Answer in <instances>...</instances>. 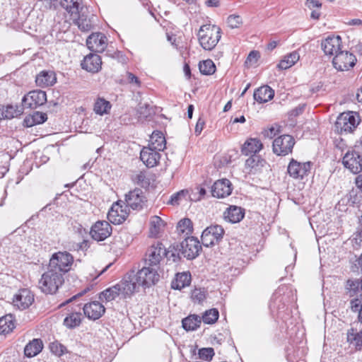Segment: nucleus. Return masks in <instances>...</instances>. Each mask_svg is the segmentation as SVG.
<instances>
[{
    "label": "nucleus",
    "mask_w": 362,
    "mask_h": 362,
    "mask_svg": "<svg viewBox=\"0 0 362 362\" xmlns=\"http://www.w3.org/2000/svg\"><path fill=\"white\" fill-rule=\"evenodd\" d=\"M117 297H120L117 284L105 289L101 292L99 296V298L101 301H111L115 300Z\"/></svg>",
    "instance_id": "obj_42"
},
{
    "label": "nucleus",
    "mask_w": 362,
    "mask_h": 362,
    "mask_svg": "<svg viewBox=\"0 0 362 362\" xmlns=\"http://www.w3.org/2000/svg\"><path fill=\"white\" fill-rule=\"evenodd\" d=\"M300 59L298 52L294 51L284 57L277 65L279 69H287L294 65Z\"/></svg>",
    "instance_id": "obj_37"
},
{
    "label": "nucleus",
    "mask_w": 362,
    "mask_h": 362,
    "mask_svg": "<svg viewBox=\"0 0 362 362\" xmlns=\"http://www.w3.org/2000/svg\"><path fill=\"white\" fill-rule=\"evenodd\" d=\"M15 328V325L11 315H6L0 318V334L10 333Z\"/></svg>",
    "instance_id": "obj_41"
},
{
    "label": "nucleus",
    "mask_w": 362,
    "mask_h": 362,
    "mask_svg": "<svg viewBox=\"0 0 362 362\" xmlns=\"http://www.w3.org/2000/svg\"><path fill=\"white\" fill-rule=\"evenodd\" d=\"M263 148V144L258 139L250 138L245 141L242 148L241 152L243 155H257Z\"/></svg>",
    "instance_id": "obj_27"
},
{
    "label": "nucleus",
    "mask_w": 362,
    "mask_h": 362,
    "mask_svg": "<svg viewBox=\"0 0 362 362\" xmlns=\"http://www.w3.org/2000/svg\"><path fill=\"white\" fill-rule=\"evenodd\" d=\"M295 140L288 134L281 135L273 141V151L277 156H286L291 153Z\"/></svg>",
    "instance_id": "obj_11"
},
{
    "label": "nucleus",
    "mask_w": 362,
    "mask_h": 362,
    "mask_svg": "<svg viewBox=\"0 0 362 362\" xmlns=\"http://www.w3.org/2000/svg\"><path fill=\"white\" fill-rule=\"evenodd\" d=\"M35 82L40 87L51 86L56 82V77L52 71H42L37 75Z\"/></svg>",
    "instance_id": "obj_30"
},
{
    "label": "nucleus",
    "mask_w": 362,
    "mask_h": 362,
    "mask_svg": "<svg viewBox=\"0 0 362 362\" xmlns=\"http://www.w3.org/2000/svg\"><path fill=\"white\" fill-rule=\"evenodd\" d=\"M84 315L90 320H98L102 317L105 311L104 305L98 301L86 303L83 307Z\"/></svg>",
    "instance_id": "obj_23"
},
{
    "label": "nucleus",
    "mask_w": 362,
    "mask_h": 362,
    "mask_svg": "<svg viewBox=\"0 0 362 362\" xmlns=\"http://www.w3.org/2000/svg\"><path fill=\"white\" fill-rule=\"evenodd\" d=\"M305 6L312 10L315 8H321L322 4L319 1V0H307L305 2Z\"/></svg>",
    "instance_id": "obj_59"
},
{
    "label": "nucleus",
    "mask_w": 362,
    "mask_h": 362,
    "mask_svg": "<svg viewBox=\"0 0 362 362\" xmlns=\"http://www.w3.org/2000/svg\"><path fill=\"white\" fill-rule=\"evenodd\" d=\"M274 96V90L269 86H263L254 92V99L259 103H264L272 100Z\"/></svg>",
    "instance_id": "obj_28"
},
{
    "label": "nucleus",
    "mask_w": 362,
    "mask_h": 362,
    "mask_svg": "<svg viewBox=\"0 0 362 362\" xmlns=\"http://www.w3.org/2000/svg\"><path fill=\"white\" fill-rule=\"evenodd\" d=\"M111 107L112 105L108 100L98 97L94 103L93 110L97 115H104L109 113Z\"/></svg>",
    "instance_id": "obj_36"
},
{
    "label": "nucleus",
    "mask_w": 362,
    "mask_h": 362,
    "mask_svg": "<svg viewBox=\"0 0 362 362\" xmlns=\"http://www.w3.org/2000/svg\"><path fill=\"white\" fill-rule=\"evenodd\" d=\"M259 57V53L257 51H252L250 52L247 58V61L246 62H256L257 61V59Z\"/></svg>",
    "instance_id": "obj_61"
},
{
    "label": "nucleus",
    "mask_w": 362,
    "mask_h": 362,
    "mask_svg": "<svg viewBox=\"0 0 362 362\" xmlns=\"http://www.w3.org/2000/svg\"><path fill=\"white\" fill-rule=\"evenodd\" d=\"M179 251L187 259L196 258L202 250L199 240L193 236L185 238L179 245Z\"/></svg>",
    "instance_id": "obj_7"
},
{
    "label": "nucleus",
    "mask_w": 362,
    "mask_h": 362,
    "mask_svg": "<svg viewBox=\"0 0 362 362\" xmlns=\"http://www.w3.org/2000/svg\"><path fill=\"white\" fill-rule=\"evenodd\" d=\"M227 23L233 29L238 28L243 24V20L238 15H230L227 18Z\"/></svg>",
    "instance_id": "obj_53"
},
{
    "label": "nucleus",
    "mask_w": 362,
    "mask_h": 362,
    "mask_svg": "<svg viewBox=\"0 0 362 362\" xmlns=\"http://www.w3.org/2000/svg\"><path fill=\"white\" fill-rule=\"evenodd\" d=\"M202 322L200 317L196 315H191L182 321V327L187 331H194L197 329Z\"/></svg>",
    "instance_id": "obj_40"
},
{
    "label": "nucleus",
    "mask_w": 362,
    "mask_h": 362,
    "mask_svg": "<svg viewBox=\"0 0 362 362\" xmlns=\"http://www.w3.org/2000/svg\"><path fill=\"white\" fill-rule=\"evenodd\" d=\"M198 354L200 358L210 361L214 356V350L213 348H202L199 350Z\"/></svg>",
    "instance_id": "obj_55"
},
{
    "label": "nucleus",
    "mask_w": 362,
    "mask_h": 362,
    "mask_svg": "<svg viewBox=\"0 0 362 362\" xmlns=\"http://www.w3.org/2000/svg\"><path fill=\"white\" fill-rule=\"evenodd\" d=\"M355 183L356 187L362 191V173L356 177Z\"/></svg>",
    "instance_id": "obj_64"
},
{
    "label": "nucleus",
    "mask_w": 362,
    "mask_h": 362,
    "mask_svg": "<svg viewBox=\"0 0 362 362\" xmlns=\"http://www.w3.org/2000/svg\"><path fill=\"white\" fill-rule=\"evenodd\" d=\"M231 182L228 179L216 181L211 187L212 196L216 198H224L232 192Z\"/></svg>",
    "instance_id": "obj_22"
},
{
    "label": "nucleus",
    "mask_w": 362,
    "mask_h": 362,
    "mask_svg": "<svg viewBox=\"0 0 362 362\" xmlns=\"http://www.w3.org/2000/svg\"><path fill=\"white\" fill-rule=\"evenodd\" d=\"M341 38L340 36H328L322 41L321 47L326 55H336L340 50Z\"/></svg>",
    "instance_id": "obj_19"
},
{
    "label": "nucleus",
    "mask_w": 362,
    "mask_h": 362,
    "mask_svg": "<svg viewBox=\"0 0 362 362\" xmlns=\"http://www.w3.org/2000/svg\"><path fill=\"white\" fill-rule=\"evenodd\" d=\"M74 261V257L69 252H57L52 255L48 267L64 276L71 269Z\"/></svg>",
    "instance_id": "obj_4"
},
{
    "label": "nucleus",
    "mask_w": 362,
    "mask_h": 362,
    "mask_svg": "<svg viewBox=\"0 0 362 362\" xmlns=\"http://www.w3.org/2000/svg\"><path fill=\"white\" fill-rule=\"evenodd\" d=\"M177 230L184 233H185L187 235L191 234L193 231V224L192 221L189 218H182L177 223Z\"/></svg>",
    "instance_id": "obj_46"
},
{
    "label": "nucleus",
    "mask_w": 362,
    "mask_h": 362,
    "mask_svg": "<svg viewBox=\"0 0 362 362\" xmlns=\"http://www.w3.org/2000/svg\"><path fill=\"white\" fill-rule=\"evenodd\" d=\"M199 69L204 75H211L216 71V66L211 59H207L199 62Z\"/></svg>",
    "instance_id": "obj_44"
},
{
    "label": "nucleus",
    "mask_w": 362,
    "mask_h": 362,
    "mask_svg": "<svg viewBox=\"0 0 362 362\" xmlns=\"http://www.w3.org/2000/svg\"><path fill=\"white\" fill-rule=\"evenodd\" d=\"M127 207L122 205L120 201L114 203L108 211L107 218L113 224L122 223L128 216Z\"/></svg>",
    "instance_id": "obj_17"
},
{
    "label": "nucleus",
    "mask_w": 362,
    "mask_h": 362,
    "mask_svg": "<svg viewBox=\"0 0 362 362\" xmlns=\"http://www.w3.org/2000/svg\"><path fill=\"white\" fill-rule=\"evenodd\" d=\"M166 141L160 132H153L150 137L148 147L162 151L165 148Z\"/></svg>",
    "instance_id": "obj_31"
},
{
    "label": "nucleus",
    "mask_w": 362,
    "mask_h": 362,
    "mask_svg": "<svg viewBox=\"0 0 362 362\" xmlns=\"http://www.w3.org/2000/svg\"><path fill=\"white\" fill-rule=\"evenodd\" d=\"M165 226V222L158 216H153L150 219L149 232L151 236L157 237Z\"/></svg>",
    "instance_id": "obj_39"
},
{
    "label": "nucleus",
    "mask_w": 362,
    "mask_h": 362,
    "mask_svg": "<svg viewBox=\"0 0 362 362\" xmlns=\"http://www.w3.org/2000/svg\"><path fill=\"white\" fill-rule=\"evenodd\" d=\"M262 161V160L260 159L259 156L251 155L250 157H249L245 161V168L247 173H251L252 169L259 166Z\"/></svg>",
    "instance_id": "obj_48"
},
{
    "label": "nucleus",
    "mask_w": 362,
    "mask_h": 362,
    "mask_svg": "<svg viewBox=\"0 0 362 362\" xmlns=\"http://www.w3.org/2000/svg\"><path fill=\"white\" fill-rule=\"evenodd\" d=\"M350 308L353 312L358 313V321L362 325V296H356L350 300Z\"/></svg>",
    "instance_id": "obj_45"
},
{
    "label": "nucleus",
    "mask_w": 362,
    "mask_h": 362,
    "mask_svg": "<svg viewBox=\"0 0 362 362\" xmlns=\"http://www.w3.org/2000/svg\"><path fill=\"white\" fill-rule=\"evenodd\" d=\"M4 117H6V119H11L14 117H17L22 115L23 112V108L22 107L18 106V105H8L6 107H4Z\"/></svg>",
    "instance_id": "obj_43"
},
{
    "label": "nucleus",
    "mask_w": 362,
    "mask_h": 362,
    "mask_svg": "<svg viewBox=\"0 0 362 362\" xmlns=\"http://www.w3.org/2000/svg\"><path fill=\"white\" fill-rule=\"evenodd\" d=\"M204 124H205V123H204V120H202V119H198L196 127H195V130H194L195 134L197 135H199L201 134Z\"/></svg>",
    "instance_id": "obj_60"
},
{
    "label": "nucleus",
    "mask_w": 362,
    "mask_h": 362,
    "mask_svg": "<svg viewBox=\"0 0 362 362\" xmlns=\"http://www.w3.org/2000/svg\"><path fill=\"white\" fill-rule=\"evenodd\" d=\"M124 201L126 207L140 211L145 206L147 198L141 189L135 188L125 194Z\"/></svg>",
    "instance_id": "obj_9"
},
{
    "label": "nucleus",
    "mask_w": 362,
    "mask_h": 362,
    "mask_svg": "<svg viewBox=\"0 0 362 362\" xmlns=\"http://www.w3.org/2000/svg\"><path fill=\"white\" fill-rule=\"evenodd\" d=\"M107 45V37L101 33H93L86 40L88 48L95 52L104 51Z\"/></svg>",
    "instance_id": "obj_21"
},
{
    "label": "nucleus",
    "mask_w": 362,
    "mask_h": 362,
    "mask_svg": "<svg viewBox=\"0 0 362 362\" xmlns=\"http://www.w3.org/2000/svg\"><path fill=\"white\" fill-rule=\"evenodd\" d=\"M361 122V119L358 112H344L337 117L334 124V130L340 134L352 133Z\"/></svg>",
    "instance_id": "obj_2"
},
{
    "label": "nucleus",
    "mask_w": 362,
    "mask_h": 362,
    "mask_svg": "<svg viewBox=\"0 0 362 362\" xmlns=\"http://www.w3.org/2000/svg\"><path fill=\"white\" fill-rule=\"evenodd\" d=\"M305 106L304 105H299L298 107H296L295 109L292 110L291 112V115L296 117L301 114L304 110Z\"/></svg>",
    "instance_id": "obj_63"
},
{
    "label": "nucleus",
    "mask_w": 362,
    "mask_h": 362,
    "mask_svg": "<svg viewBox=\"0 0 362 362\" xmlns=\"http://www.w3.org/2000/svg\"><path fill=\"white\" fill-rule=\"evenodd\" d=\"M187 194V191L185 190H180L176 193H174L170 196V198L167 203L173 206L178 205L180 204V202L182 200V198L185 197Z\"/></svg>",
    "instance_id": "obj_51"
},
{
    "label": "nucleus",
    "mask_w": 362,
    "mask_h": 362,
    "mask_svg": "<svg viewBox=\"0 0 362 362\" xmlns=\"http://www.w3.org/2000/svg\"><path fill=\"white\" fill-rule=\"evenodd\" d=\"M60 5L71 16H76L85 9L82 0H60Z\"/></svg>",
    "instance_id": "obj_29"
},
{
    "label": "nucleus",
    "mask_w": 362,
    "mask_h": 362,
    "mask_svg": "<svg viewBox=\"0 0 362 362\" xmlns=\"http://www.w3.org/2000/svg\"><path fill=\"white\" fill-rule=\"evenodd\" d=\"M45 6L47 8L49 9H55L56 8V4L59 0H42Z\"/></svg>",
    "instance_id": "obj_62"
},
{
    "label": "nucleus",
    "mask_w": 362,
    "mask_h": 362,
    "mask_svg": "<svg viewBox=\"0 0 362 362\" xmlns=\"http://www.w3.org/2000/svg\"><path fill=\"white\" fill-rule=\"evenodd\" d=\"M47 119L46 113L40 112H35L33 115H30L23 120L24 126L31 127L37 124L44 123Z\"/></svg>",
    "instance_id": "obj_32"
},
{
    "label": "nucleus",
    "mask_w": 362,
    "mask_h": 362,
    "mask_svg": "<svg viewBox=\"0 0 362 362\" xmlns=\"http://www.w3.org/2000/svg\"><path fill=\"white\" fill-rule=\"evenodd\" d=\"M132 180L134 183L141 186L142 187H148L150 185V180L146 177L143 172H139L132 177Z\"/></svg>",
    "instance_id": "obj_49"
},
{
    "label": "nucleus",
    "mask_w": 362,
    "mask_h": 362,
    "mask_svg": "<svg viewBox=\"0 0 362 362\" xmlns=\"http://www.w3.org/2000/svg\"><path fill=\"white\" fill-rule=\"evenodd\" d=\"M47 101L46 93L43 90H33L25 95L22 99L23 107L35 109Z\"/></svg>",
    "instance_id": "obj_13"
},
{
    "label": "nucleus",
    "mask_w": 362,
    "mask_h": 362,
    "mask_svg": "<svg viewBox=\"0 0 362 362\" xmlns=\"http://www.w3.org/2000/svg\"><path fill=\"white\" fill-rule=\"evenodd\" d=\"M140 158L148 168H153L159 163L160 159V151L145 146L141 151Z\"/></svg>",
    "instance_id": "obj_20"
},
{
    "label": "nucleus",
    "mask_w": 362,
    "mask_h": 362,
    "mask_svg": "<svg viewBox=\"0 0 362 362\" xmlns=\"http://www.w3.org/2000/svg\"><path fill=\"white\" fill-rule=\"evenodd\" d=\"M218 317H219V313H218V310L216 308H213V309L206 310L204 313V314L202 317V320L205 324L210 325V324H214V322H216L217 321V320L218 319Z\"/></svg>",
    "instance_id": "obj_47"
},
{
    "label": "nucleus",
    "mask_w": 362,
    "mask_h": 362,
    "mask_svg": "<svg viewBox=\"0 0 362 362\" xmlns=\"http://www.w3.org/2000/svg\"><path fill=\"white\" fill-rule=\"evenodd\" d=\"M342 163L354 174L362 172V158L355 151H348L343 157Z\"/></svg>",
    "instance_id": "obj_15"
},
{
    "label": "nucleus",
    "mask_w": 362,
    "mask_h": 362,
    "mask_svg": "<svg viewBox=\"0 0 362 362\" xmlns=\"http://www.w3.org/2000/svg\"><path fill=\"white\" fill-rule=\"evenodd\" d=\"M221 33V28L216 25L210 23L203 25L197 34L199 42L204 49L211 51L220 40Z\"/></svg>",
    "instance_id": "obj_1"
},
{
    "label": "nucleus",
    "mask_w": 362,
    "mask_h": 362,
    "mask_svg": "<svg viewBox=\"0 0 362 362\" xmlns=\"http://www.w3.org/2000/svg\"><path fill=\"white\" fill-rule=\"evenodd\" d=\"M224 230L221 226L211 225L202 232L201 239L205 247H211L218 244L223 239Z\"/></svg>",
    "instance_id": "obj_8"
},
{
    "label": "nucleus",
    "mask_w": 362,
    "mask_h": 362,
    "mask_svg": "<svg viewBox=\"0 0 362 362\" xmlns=\"http://www.w3.org/2000/svg\"><path fill=\"white\" fill-rule=\"evenodd\" d=\"M281 301H282L281 297L274 296L272 298V301L269 305V307L272 311H274L275 310H276L277 315L279 316H280V315H281V310L284 309L285 307V305L284 303H282L281 305H277L278 303H281Z\"/></svg>",
    "instance_id": "obj_52"
},
{
    "label": "nucleus",
    "mask_w": 362,
    "mask_h": 362,
    "mask_svg": "<svg viewBox=\"0 0 362 362\" xmlns=\"http://www.w3.org/2000/svg\"><path fill=\"white\" fill-rule=\"evenodd\" d=\"M180 252L179 251V247L175 248V247H173L172 250H166L167 254L165 257H167L168 260H172L173 262H175L180 259Z\"/></svg>",
    "instance_id": "obj_56"
},
{
    "label": "nucleus",
    "mask_w": 362,
    "mask_h": 362,
    "mask_svg": "<svg viewBox=\"0 0 362 362\" xmlns=\"http://www.w3.org/2000/svg\"><path fill=\"white\" fill-rule=\"evenodd\" d=\"M160 278V269L148 265H145L134 275V279L139 286L144 288L155 285L159 281Z\"/></svg>",
    "instance_id": "obj_5"
},
{
    "label": "nucleus",
    "mask_w": 362,
    "mask_h": 362,
    "mask_svg": "<svg viewBox=\"0 0 362 362\" xmlns=\"http://www.w3.org/2000/svg\"><path fill=\"white\" fill-rule=\"evenodd\" d=\"M82 314L78 311H71L64 320V325L69 329L78 327L81 323Z\"/></svg>",
    "instance_id": "obj_35"
},
{
    "label": "nucleus",
    "mask_w": 362,
    "mask_h": 362,
    "mask_svg": "<svg viewBox=\"0 0 362 362\" xmlns=\"http://www.w3.org/2000/svg\"><path fill=\"white\" fill-rule=\"evenodd\" d=\"M357 59L354 54L348 51L340 50L333 58L332 64L338 71H348L356 64Z\"/></svg>",
    "instance_id": "obj_10"
},
{
    "label": "nucleus",
    "mask_w": 362,
    "mask_h": 362,
    "mask_svg": "<svg viewBox=\"0 0 362 362\" xmlns=\"http://www.w3.org/2000/svg\"><path fill=\"white\" fill-rule=\"evenodd\" d=\"M191 282V274L189 272L178 273L175 281L172 282L171 287L173 289L181 290L189 286Z\"/></svg>",
    "instance_id": "obj_34"
},
{
    "label": "nucleus",
    "mask_w": 362,
    "mask_h": 362,
    "mask_svg": "<svg viewBox=\"0 0 362 362\" xmlns=\"http://www.w3.org/2000/svg\"><path fill=\"white\" fill-rule=\"evenodd\" d=\"M121 298L131 296L139 287L137 281L134 276H126L119 283L117 284Z\"/></svg>",
    "instance_id": "obj_18"
},
{
    "label": "nucleus",
    "mask_w": 362,
    "mask_h": 362,
    "mask_svg": "<svg viewBox=\"0 0 362 362\" xmlns=\"http://www.w3.org/2000/svg\"><path fill=\"white\" fill-rule=\"evenodd\" d=\"M84 13V10H83L82 12L74 16V22L81 30L87 32L92 28V23L90 19L88 18Z\"/></svg>",
    "instance_id": "obj_38"
},
{
    "label": "nucleus",
    "mask_w": 362,
    "mask_h": 362,
    "mask_svg": "<svg viewBox=\"0 0 362 362\" xmlns=\"http://www.w3.org/2000/svg\"><path fill=\"white\" fill-rule=\"evenodd\" d=\"M13 304L19 310H23L28 308L34 301V295L27 289H20L13 298Z\"/></svg>",
    "instance_id": "obj_14"
},
{
    "label": "nucleus",
    "mask_w": 362,
    "mask_h": 362,
    "mask_svg": "<svg viewBox=\"0 0 362 362\" xmlns=\"http://www.w3.org/2000/svg\"><path fill=\"white\" fill-rule=\"evenodd\" d=\"M43 344L41 339H34L30 341L24 349V354L27 357L31 358L37 355L42 349Z\"/></svg>",
    "instance_id": "obj_33"
},
{
    "label": "nucleus",
    "mask_w": 362,
    "mask_h": 362,
    "mask_svg": "<svg viewBox=\"0 0 362 362\" xmlns=\"http://www.w3.org/2000/svg\"><path fill=\"white\" fill-rule=\"evenodd\" d=\"M64 281V276L60 272H57L50 268H47L39 280V288L45 294H54Z\"/></svg>",
    "instance_id": "obj_3"
},
{
    "label": "nucleus",
    "mask_w": 362,
    "mask_h": 362,
    "mask_svg": "<svg viewBox=\"0 0 362 362\" xmlns=\"http://www.w3.org/2000/svg\"><path fill=\"white\" fill-rule=\"evenodd\" d=\"M311 166L312 163L310 161L300 163L292 158L288 165L287 172L291 177L303 180L310 173Z\"/></svg>",
    "instance_id": "obj_12"
},
{
    "label": "nucleus",
    "mask_w": 362,
    "mask_h": 362,
    "mask_svg": "<svg viewBox=\"0 0 362 362\" xmlns=\"http://www.w3.org/2000/svg\"><path fill=\"white\" fill-rule=\"evenodd\" d=\"M346 339L347 342L356 351H362V325H360L358 331L353 327L349 329Z\"/></svg>",
    "instance_id": "obj_26"
},
{
    "label": "nucleus",
    "mask_w": 362,
    "mask_h": 362,
    "mask_svg": "<svg viewBox=\"0 0 362 362\" xmlns=\"http://www.w3.org/2000/svg\"><path fill=\"white\" fill-rule=\"evenodd\" d=\"M102 61L99 55L89 54L86 56L81 62V67L89 72L96 73L101 69Z\"/></svg>",
    "instance_id": "obj_24"
},
{
    "label": "nucleus",
    "mask_w": 362,
    "mask_h": 362,
    "mask_svg": "<svg viewBox=\"0 0 362 362\" xmlns=\"http://www.w3.org/2000/svg\"><path fill=\"white\" fill-rule=\"evenodd\" d=\"M191 298L194 302L201 303L206 298V292L202 288H195L192 292Z\"/></svg>",
    "instance_id": "obj_54"
},
{
    "label": "nucleus",
    "mask_w": 362,
    "mask_h": 362,
    "mask_svg": "<svg viewBox=\"0 0 362 362\" xmlns=\"http://www.w3.org/2000/svg\"><path fill=\"white\" fill-rule=\"evenodd\" d=\"M245 216V209L240 206L231 205L224 212L226 221L236 223H239Z\"/></svg>",
    "instance_id": "obj_25"
},
{
    "label": "nucleus",
    "mask_w": 362,
    "mask_h": 362,
    "mask_svg": "<svg viewBox=\"0 0 362 362\" xmlns=\"http://www.w3.org/2000/svg\"><path fill=\"white\" fill-rule=\"evenodd\" d=\"M166 248L163 243L157 242L151 245L145 254V265L160 269V262L166 255Z\"/></svg>",
    "instance_id": "obj_6"
},
{
    "label": "nucleus",
    "mask_w": 362,
    "mask_h": 362,
    "mask_svg": "<svg viewBox=\"0 0 362 362\" xmlns=\"http://www.w3.org/2000/svg\"><path fill=\"white\" fill-rule=\"evenodd\" d=\"M49 349L52 354L58 356H62L67 351L66 346L58 341L51 343L49 344Z\"/></svg>",
    "instance_id": "obj_50"
},
{
    "label": "nucleus",
    "mask_w": 362,
    "mask_h": 362,
    "mask_svg": "<svg viewBox=\"0 0 362 362\" xmlns=\"http://www.w3.org/2000/svg\"><path fill=\"white\" fill-rule=\"evenodd\" d=\"M127 80L129 83L135 86L136 88L141 87V82L134 74L131 72L127 73Z\"/></svg>",
    "instance_id": "obj_57"
},
{
    "label": "nucleus",
    "mask_w": 362,
    "mask_h": 362,
    "mask_svg": "<svg viewBox=\"0 0 362 362\" xmlns=\"http://www.w3.org/2000/svg\"><path fill=\"white\" fill-rule=\"evenodd\" d=\"M112 226L105 221H98L92 227L90 234L93 239L97 241H103L112 233Z\"/></svg>",
    "instance_id": "obj_16"
},
{
    "label": "nucleus",
    "mask_w": 362,
    "mask_h": 362,
    "mask_svg": "<svg viewBox=\"0 0 362 362\" xmlns=\"http://www.w3.org/2000/svg\"><path fill=\"white\" fill-rule=\"evenodd\" d=\"M279 132V129L278 127L272 126L270 128H269L268 129H266L264 132V134L267 137L272 138V137L275 136Z\"/></svg>",
    "instance_id": "obj_58"
}]
</instances>
